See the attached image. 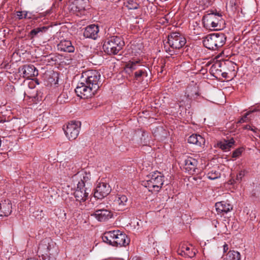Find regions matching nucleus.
I'll use <instances>...</instances> for the list:
<instances>
[{
	"instance_id": "nucleus-28",
	"label": "nucleus",
	"mask_w": 260,
	"mask_h": 260,
	"mask_svg": "<svg viewBox=\"0 0 260 260\" xmlns=\"http://www.w3.org/2000/svg\"><path fill=\"white\" fill-rule=\"evenodd\" d=\"M134 76L136 80L140 81L142 79V77L147 76V73L145 69H141L136 71L134 73Z\"/></svg>"
},
{
	"instance_id": "nucleus-7",
	"label": "nucleus",
	"mask_w": 260,
	"mask_h": 260,
	"mask_svg": "<svg viewBox=\"0 0 260 260\" xmlns=\"http://www.w3.org/2000/svg\"><path fill=\"white\" fill-rule=\"evenodd\" d=\"M97 90V89L88 85L82 80L81 82L78 83L75 89L77 95L81 99H88L92 97L96 93Z\"/></svg>"
},
{
	"instance_id": "nucleus-35",
	"label": "nucleus",
	"mask_w": 260,
	"mask_h": 260,
	"mask_svg": "<svg viewBox=\"0 0 260 260\" xmlns=\"http://www.w3.org/2000/svg\"><path fill=\"white\" fill-rule=\"evenodd\" d=\"M102 239L103 241L104 242L110 245H112V246H114V241H111L109 240V238L106 237V232L102 236Z\"/></svg>"
},
{
	"instance_id": "nucleus-52",
	"label": "nucleus",
	"mask_w": 260,
	"mask_h": 260,
	"mask_svg": "<svg viewBox=\"0 0 260 260\" xmlns=\"http://www.w3.org/2000/svg\"><path fill=\"white\" fill-rule=\"evenodd\" d=\"M45 127H44L43 128V130L45 129Z\"/></svg>"
},
{
	"instance_id": "nucleus-13",
	"label": "nucleus",
	"mask_w": 260,
	"mask_h": 260,
	"mask_svg": "<svg viewBox=\"0 0 260 260\" xmlns=\"http://www.w3.org/2000/svg\"><path fill=\"white\" fill-rule=\"evenodd\" d=\"M91 216H93L99 221L103 222L111 218L113 214L110 210L102 208L96 210Z\"/></svg>"
},
{
	"instance_id": "nucleus-23",
	"label": "nucleus",
	"mask_w": 260,
	"mask_h": 260,
	"mask_svg": "<svg viewBox=\"0 0 260 260\" xmlns=\"http://www.w3.org/2000/svg\"><path fill=\"white\" fill-rule=\"evenodd\" d=\"M188 142L190 144L196 145L199 146H201L204 145L205 143V139L200 135L192 134L188 138Z\"/></svg>"
},
{
	"instance_id": "nucleus-33",
	"label": "nucleus",
	"mask_w": 260,
	"mask_h": 260,
	"mask_svg": "<svg viewBox=\"0 0 260 260\" xmlns=\"http://www.w3.org/2000/svg\"><path fill=\"white\" fill-rule=\"evenodd\" d=\"M182 248L185 249V251H182V252H184V255H185V256H188L189 257H192L195 255V253L191 251L189 247H182Z\"/></svg>"
},
{
	"instance_id": "nucleus-9",
	"label": "nucleus",
	"mask_w": 260,
	"mask_h": 260,
	"mask_svg": "<svg viewBox=\"0 0 260 260\" xmlns=\"http://www.w3.org/2000/svg\"><path fill=\"white\" fill-rule=\"evenodd\" d=\"M168 38V43L173 49H179L184 46L186 43V39L178 32H172Z\"/></svg>"
},
{
	"instance_id": "nucleus-38",
	"label": "nucleus",
	"mask_w": 260,
	"mask_h": 260,
	"mask_svg": "<svg viewBox=\"0 0 260 260\" xmlns=\"http://www.w3.org/2000/svg\"><path fill=\"white\" fill-rule=\"evenodd\" d=\"M24 18L30 19L32 18L31 13L27 11H23Z\"/></svg>"
},
{
	"instance_id": "nucleus-6",
	"label": "nucleus",
	"mask_w": 260,
	"mask_h": 260,
	"mask_svg": "<svg viewBox=\"0 0 260 260\" xmlns=\"http://www.w3.org/2000/svg\"><path fill=\"white\" fill-rule=\"evenodd\" d=\"M205 15L202 21L204 27L207 29H217L219 22L222 20V14L218 12H214L213 10Z\"/></svg>"
},
{
	"instance_id": "nucleus-26",
	"label": "nucleus",
	"mask_w": 260,
	"mask_h": 260,
	"mask_svg": "<svg viewBox=\"0 0 260 260\" xmlns=\"http://www.w3.org/2000/svg\"><path fill=\"white\" fill-rule=\"evenodd\" d=\"M140 60H137L134 61H130L126 65L124 71L126 73L130 74L133 71L137 70L139 66V63Z\"/></svg>"
},
{
	"instance_id": "nucleus-44",
	"label": "nucleus",
	"mask_w": 260,
	"mask_h": 260,
	"mask_svg": "<svg viewBox=\"0 0 260 260\" xmlns=\"http://www.w3.org/2000/svg\"><path fill=\"white\" fill-rule=\"evenodd\" d=\"M251 128V126L249 125H245L244 127V129H250Z\"/></svg>"
},
{
	"instance_id": "nucleus-49",
	"label": "nucleus",
	"mask_w": 260,
	"mask_h": 260,
	"mask_svg": "<svg viewBox=\"0 0 260 260\" xmlns=\"http://www.w3.org/2000/svg\"><path fill=\"white\" fill-rule=\"evenodd\" d=\"M249 130H251V131H254V130L253 129V128H252L251 127V128H250V129Z\"/></svg>"
},
{
	"instance_id": "nucleus-48",
	"label": "nucleus",
	"mask_w": 260,
	"mask_h": 260,
	"mask_svg": "<svg viewBox=\"0 0 260 260\" xmlns=\"http://www.w3.org/2000/svg\"><path fill=\"white\" fill-rule=\"evenodd\" d=\"M62 95H63V94H61V95L58 97V99H61Z\"/></svg>"
},
{
	"instance_id": "nucleus-46",
	"label": "nucleus",
	"mask_w": 260,
	"mask_h": 260,
	"mask_svg": "<svg viewBox=\"0 0 260 260\" xmlns=\"http://www.w3.org/2000/svg\"><path fill=\"white\" fill-rule=\"evenodd\" d=\"M182 251H185V250H182V249H181V250H180V252H179V254H180V255H183H183H184V252H182Z\"/></svg>"
},
{
	"instance_id": "nucleus-18",
	"label": "nucleus",
	"mask_w": 260,
	"mask_h": 260,
	"mask_svg": "<svg viewBox=\"0 0 260 260\" xmlns=\"http://www.w3.org/2000/svg\"><path fill=\"white\" fill-rule=\"evenodd\" d=\"M12 212V204L9 200L0 202V216H8Z\"/></svg>"
},
{
	"instance_id": "nucleus-11",
	"label": "nucleus",
	"mask_w": 260,
	"mask_h": 260,
	"mask_svg": "<svg viewBox=\"0 0 260 260\" xmlns=\"http://www.w3.org/2000/svg\"><path fill=\"white\" fill-rule=\"evenodd\" d=\"M111 191L110 186L106 182H99L94 189V197L102 199L107 197Z\"/></svg>"
},
{
	"instance_id": "nucleus-30",
	"label": "nucleus",
	"mask_w": 260,
	"mask_h": 260,
	"mask_svg": "<svg viewBox=\"0 0 260 260\" xmlns=\"http://www.w3.org/2000/svg\"><path fill=\"white\" fill-rule=\"evenodd\" d=\"M207 176L210 180H215L220 177V173L216 170H212L207 174Z\"/></svg>"
},
{
	"instance_id": "nucleus-16",
	"label": "nucleus",
	"mask_w": 260,
	"mask_h": 260,
	"mask_svg": "<svg viewBox=\"0 0 260 260\" xmlns=\"http://www.w3.org/2000/svg\"><path fill=\"white\" fill-rule=\"evenodd\" d=\"M91 190H86V188L78 186L75 191L74 194L77 201L80 203L84 202L87 199L89 193Z\"/></svg>"
},
{
	"instance_id": "nucleus-43",
	"label": "nucleus",
	"mask_w": 260,
	"mask_h": 260,
	"mask_svg": "<svg viewBox=\"0 0 260 260\" xmlns=\"http://www.w3.org/2000/svg\"><path fill=\"white\" fill-rule=\"evenodd\" d=\"M245 121V120L244 119V117H242L240 119V120L238 121V123H242Z\"/></svg>"
},
{
	"instance_id": "nucleus-4",
	"label": "nucleus",
	"mask_w": 260,
	"mask_h": 260,
	"mask_svg": "<svg viewBox=\"0 0 260 260\" xmlns=\"http://www.w3.org/2000/svg\"><path fill=\"white\" fill-rule=\"evenodd\" d=\"M148 179L143 181L142 185L148 188L149 191L158 192L164 184V176L160 172H154L147 176Z\"/></svg>"
},
{
	"instance_id": "nucleus-27",
	"label": "nucleus",
	"mask_w": 260,
	"mask_h": 260,
	"mask_svg": "<svg viewBox=\"0 0 260 260\" xmlns=\"http://www.w3.org/2000/svg\"><path fill=\"white\" fill-rule=\"evenodd\" d=\"M240 254L239 252L230 250L227 254L226 260H240Z\"/></svg>"
},
{
	"instance_id": "nucleus-37",
	"label": "nucleus",
	"mask_w": 260,
	"mask_h": 260,
	"mask_svg": "<svg viewBox=\"0 0 260 260\" xmlns=\"http://www.w3.org/2000/svg\"><path fill=\"white\" fill-rule=\"evenodd\" d=\"M245 175V171H241L238 174H237V177H236V180H234V182H240L241 180H242V178Z\"/></svg>"
},
{
	"instance_id": "nucleus-22",
	"label": "nucleus",
	"mask_w": 260,
	"mask_h": 260,
	"mask_svg": "<svg viewBox=\"0 0 260 260\" xmlns=\"http://www.w3.org/2000/svg\"><path fill=\"white\" fill-rule=\"evenodd\" d=\"M49 26H40L32 29L28 34V36L31 39L35 37H39L46 32L49 29Z\"/></svg>"
},
{
	"instance_id": "nucleus-40",
	"label": "nucleus",
	"mask_w": 260,
	"mask_h": 260,
	"mask_svg": "<svg viewBox=\"0 0 260 260\" xmlns=\"http://www.w3.org/2000/svg\"><path fill=\"white\" fill-rule=\"evenodd\" d=\"M255 111V110L249 111L248 112H247L246 113H245L244 116L243 117H244V119L245 120V119L247 118L248 115H249L250 113L253 112Z\"/></svg>"
},
{
	"instance_id": "nucleus-36",
	"label": "nucleus",
	"mask_w": 260,
	"mask_h": 260,
	"mask_svg": "<svg viewBox=\"0 0 260 260\" xmlns=\"http://www.w3.org/2000/svg\"><path fill=\"white\" fill-rule=\"evenodd\" d=\"M15 90L14 86L12 85H7L5 87V91L7 92L8 94H13Z\"/></svg>"
},
{
	"instance_id": "nucleus-31",
	"label": "nucleus",
	"mask_w": 260,
	"mask_h": 260,
	"mask_svg": "<svg viewBox=\"0 0 260 260\" xmlns=\"http://www.w3.org/2000/svg\"><path fill=\"white\" fill-rule=\"evenodd\" d=\"M224 66H233V62L231 61H227L223 62H217L212 66V68H217V67H222Z\"/></svg>"
},
{
	"instance_id": "nucleus-34",
	"label": "nucleus",
	"mask_w": 260,
	"mask_h": 260,
	"mask_svg": "<svg viewBox=\"0 0 260 260\" xmlns=\"http://www.w3.org/2000/svg\"><path fill=\"white\" fill-rule=\"evenodd\" d=\"M106 237L109 239V240L111 241H113V240H115V231H111L109 232H106Z\"/></svg>"
},
{
	"instance_id": "nucleus-32",
	"label": "nucleus",
	"mask_w": 260,
	"mask_h": 260,
	"mask_svg": "<svg viewBox=\"0 0 260 260\" xmlns=\"http://www.w3.org/2000/svg\"><path fill=\"white\" fill-rule=\"evenodd\" d=\"M243 150L244 149L242 147L236 149L233 152L232 157L235 158L239 157L241 155Z\"/></svg>"
},
{
	"instance_id": "nucleus-19",
	"label": "nucleus",
	"mask_w": 260,
	"mask_h": 260,
	"mask_svg": "<svg viewBox=\"0 0 260 260\" xmlns=\"http://www.w3.org/2000/svg\"><path fill=\"white\" fill-rule=\"evenodd\" d=\"M216 211L218 213L224 214L233 209V206L225 201H221L215 204Z\"/></svg>"
},
{
	"instance_id": "nucleus-14",
	"label": "nucleus",
	"mask_w": 260,
	"mask_h": 260,
	"mask_svg": "<svg viewBox=\"0 0 260 260\" xmlns=\"http://www.w3.org/2000/svg\"><path fill=\"white\" fill-rule=\"evenodd\" d=\"M115 234L114 246H125L129 244L130 239L123 232L119 230H116L115 231Z\"/></svg>"
},
{
	"instance_id": "nucleus-24",
	"label": "nucleus",
	"mask_w": 260,
	"mask_h": 260,
	"mask_svg": "<svg viewBox=\"0 0 260 260\" xmlns=\"http://www.w3.org/2000/svg\"><path fill=\"white\" fill-rule=\"evenodd\" d=\"M235 141L233 138H231L229 140L224 139L217 143L218 146L224 151H230L231 148L235 144Z\"/></svg>"
},
{
	"instance_id": "nucleus-39",
	"label": "nucleus",
	"mask_w": 260,
	"mask_h": 260,
	"mask_svg": "<svg viewBox=\"0 0 260 260\" xmlns=\"http://www.w3.org/2000/svg\"><path fill=\"white\" fill-rule=\"evenodd\" d=\"M17 16L19 19H22L24 18L23 11H17Z\"/></svg>"
},
{
	"instance_id": "nucleus-1",
	"label": "nucleus",
	"mask_w": 260,
	"mask_h": 260,
	"mask_svg": "<svg viewBox=\"0 0 260 260\" xmlns=\"http://www.w3.org/2000/svg\"><path fill=\"white\" fill-rule=\"evenodd\" d=\"M58 253L56 244L49 238L42 240L39 244L37 253L42 260H56Z\"/></svg>"
},
{
	"instance_id": "nucleus-17",
	"label": "nucleus",
	"mask_w": 260,
	"mask_h": 260,
	"mask_svg": "<svg viewBox=\"0 0 260 260\" xmlns=\"http://www.w3.org/2000/svg\"><path fill=\"white\" fill-rule=\"evenodd\" d=\"M198 161L191 157H188L184 160V169L189 174H193L196 172Z\"/></svg>"
},
{
	"instance_id": "nucleus-8",
	"label": "nucleus",
	"mask_w": 260,
	"mask_h": 260,
	"mask_svg": "<svg viewBox=\"0 0 260 260\" xmlns=\"http://www.w3.org/2000/svg\"><path fill=\"white\" fill-rule=\"evenodd\" d=\"M74 177L80 180L78 181V186L82 188H86L87 190H91L92 187V181L91 174L89 172L81 170L75 174Z\"/></svg>"
},
{
	"instance_id": "nucleus-50",
	"label": "nucleus",
	"mask_w": 260,
	"mask_h": 260,
	"mask_svg": "<svg viewBox=\"0 0 260 260\" xmlns=\"http://www.w3.org/2000/svg\"><path fill=\"white\" fill-rule=\"evenodd\" d=\"M146 134L144 132L142 134V136H144Z\"/></svg>"
},
{
	"instance_id": "nucleus-41",
	"label": "nucleus",
	"mask_w": 260,
	"mask_h": 260,
	"mask_svg": "<svg viewBox=\"0 0 260 260\" xmlns=\"http://www.w3.org/2000/svg\"><path fill=\"white\" fill-rule=\"evenodd\" d=\"M223 252H225L229 249L228 245L226 244H225L223 246Z\"/></svg>"
},
{
	"instance_id": "nucleus-10",
	"label": "nucleus",
	"mask_w": 260,
	"mask_h": 260,
	"mask_svg": "<svg viewBox=\"0 0 260 260\" xmlns=\"http://www.w3.org/2000/svg\"><path fill=\"white\" fill-rule=\"evenodd\" d=\"M80 126V121H72L67 125L66 127H63L64 133L70 140H75L77 137Z\"/></svg>"
},
{
	"instance_id": "nucleus-21",
	"label": "nucleus",
	"mask_w": 260,
	"mask_h": 260,
	"mask_svg": "<svg viewBox=\"0 0 260 260\" xmlns=\"http://www.w3.org/2000/svg\"><path fill=\"white\" fill-rule=\"evenodd\" d=\"M57 47L58 49L64 52L72 53L75 50L74 47L72 45L71 42L69 40L61 41Z\"/></svg>"
},
{
	"instance_id": "nucleus-5",
	"label": "nucleus",
	"mask_w": 260,
	"mask_h": 260,
	"mask_svg": "<svg viewBox=\"0 0 260 260\" xmlns=\"http://www.w3.org/2000/svg\"><path fill=\"white\" fill-rule=\"evenodd\" d=\"M101 74L96 70H88L82 73L81 80L97 90L101 86Z\"/></svg>"
},
{
	"instance_id": "nucleus-29",
	"label": "nucleus",
	"mask_w": 260,
	"mask_h": 260,
	"mask_svg": "<svg viewBox=\"0 0 260 260\" xmlns=\"http://www.w3.org/2000/svg\"><path fill=\"white\" fill-rule=\"evenodd\" d=\"M125 7L128 10H136L139 8V4L134 0H129L127 2Z\"/></svg>"
},
{
	"instance_id": "nucleus-12",
	"label": "nucleus",
	"mask_w": 260,
	"mask_h": 260,
	"mask_svg": "<svg viewBox=\"0 0 260 260\" xmlns=\"http://www.w3.org/2000/svg\"><path fill=\"white\" fill-rule=\"evenodd\" d=\"M19 72L22 73L23 77L27 79H31L38 75V71L32 64H25L20 67Z\"/></svg>"
},
{
	"instance_id": "nucleus-51",
	"label": "nucleus",
	"mask_w": 260,
	"mask_h": 260,
	"mask_svg": "<svg viewBox=\"0 0 260 260\" xmlns=\"http://www.w3.org/2000/svg\"><path fill=\"white\" fill-rule=\"evenodd\" d=\"M146 144H147V143H146V142H144V143H143V145H146Z\"/></svg>"
},
{
	"instance_id": "nucleus-42",
	"label": "nucleus",
	"mask_w": 260,
	"mask_h": 260,
	"mask_svg": "<svg viewBox=\"0 0 260 260\" xmlns=\"http://www.w3.org/2000/svg\"><path fill=\"white\" fill-rule=\"evenodd\" d=\"M221 75H222V77H223L224 78H227V77H228V73L225 72H222L221 74Z\"/></svg>"
},
{
	"instance_id": "nucleus-3",
	"label": "nucleus",
	"mask_w": 260,
	"mask_h": 260,
	"mask_svg": "<svg viewBox=\"0 0 260 260\" xmlns=\"http://www.w3.org/2000/svg\"><path fill=\"white\" fill-rule=\"evenodd\" d=\"M124 42L122 38L119 36H111L106 39L103 45L105 52L109 55H115L122 49L124 46Z\"/></svg>"
},
{
	"instance_id": "nucleus-47",
	"label": "nucleus",
	"mask_w": 260,
	"mask_h": 260,
	"mask_svg": "<svg viewBox=\"0 0 260 260\" xmlns=\"http://www.w3.org/2000/svg\"><path fill=\"white\" fill-rule=\"evenodd\" d=\"M26 260H38V259L36 258H28Z\"/></svg>"
},
{
	"instance_id": "nucleus-25",
	"label": "nucleus",
	"mask_w": 260,
	"mask_h": 260,
	"mask_svg": "<svg viewBox=\"0 0 260 260\" xmlns=\"http://www.w3.org/2000/svg\"><path fill=\"white\" fill-rule=\"evenodd\" d=\"M86 7V2L84 0H75L71 7V10L75 12L84 11Z\"/></svg>"
},
{
	"instance_id": "nucleus-2",
	"label": "nucleus",
	"mask_w": 260,
	"mask_h": 260,
	"mask_svg": "<svg viewBox=\"0 0 260 260\" xmlns=\"http://www.w3.org/2000/svg\"><path fill=\"white\" fill-rule=\"evenodd\" d=\"M226 37L222 32L209 34L203 38V43L207 49L217 50L225 43Z\"/></svg>"
},
{
	"instance_id": "nucleus-20",
	"label": "nucleus",
	"mask_w": 260,
	"mask_h": 260,
	"mask_svg": "<svg viewBox=\"0 0 260 260\" xmlns=\"http://www.w3.org/2000/svg\"><path fill=\"white\" fill-rule=\"evenodd\" d=\"M128 198L123 194H118L114 199V204L118 208V210H122L128 204Z\"/></svg>"
},
{
	"instance_id": "nucleus-15",
	"label": "nucleus",
	"mask_w": 260,
	"mask_h": 260,
	"mask_svg": "<svg viewBox=\"0 0 260 260\" xmlns=\"http://www.w3.org/2000/svg\"><path fill=\"white\" fill-rule=\"evenodd\" d=\"M99 26L95 24H91L85 28L83 36L86 38L95 40L98 37Z\"/></svg>"
},
{
	"instance_id": "nucleus-45",
	"label": "nucleus",
	"mask_w": 260,
	"mask_h": 260,
	"mask_svg": "<svg viewBox=\"0 0 260 260\" xmlns=\"http://www.w3.org/2000/svg\"><path fill=\"white\" fill-rule=\"evenodd\" d=\"M131 260H142V259L140 257H133Z\"/></svg>"
}]
</instances>
